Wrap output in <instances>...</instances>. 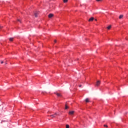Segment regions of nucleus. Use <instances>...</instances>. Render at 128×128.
Returning a JSON list of instances; mask_svg holds the SVG:
<instances>
[{
	"label": "nucleus",
	"instance_id": "4468645a",
	"mask_svg": "<svg viewBox=\"0 0 128 128\" xmlns=\"http://www.w3.org/2000/svg\"><path fill=\"white\" fill-rule=\"evenodd\" d=\"M68 1V0H64V2L66 3Z\"/></svg>",
	"mask_w": 128,
	"mask_h": 128
},
{
	"label": "nucleus",
	"instance_id": "aec40b11",
	"mask_svg": "<svg viewBox=\"0 0 128 128\" xmlns=\"http://www.w3.org/2000/svg\"><path fill=\"white\" fill-rule=\"evenodd\" d=\"M18 22H20V20H18Z\"/></svg>",
	"mask_w": 128,
	"mask_h": 128
},
{
	"label": "nucleus",
	"instance_id": "7ed1b4c3",
	"mask_svg": "<svg viewBox=\"0 0 128 128\" xmlns=\"http://www.w3.org/2000/svg\"><path fill=\"white\" fill-rule=\"evenodd\" d=\"M100 84V80L97 81V82H96V86H98Z\"/></svg>",
	"mask_w": 128,
	"mask_h": 128
},
{
	"label": "nucleus",
	"instance_id": "dca6fc26",
	"mask_svg": "<svg viewBox=\"0 0 128 128\" xmlns=\"http://www.w3.org/2000/svg\"><path fill=\"white\" fill-rule=\"evenodd\" d=\"M102 0H96V2H102Z\"/></svg>",
	"mask_w": 128,
	"mask_h": 128
},
{
	"label": "nucleus",
	"instance_id": "ddd939ff",
	"mask_svg": "<svg viewBox=\"0 0 128 128\" xmlns=\"http://www.w3.org/2000/svg\"><path fill=\"white\" fill-rule=\"evenodd\" d=\"M66 128H70V126L68 124H66Z\"/></svg>",
	"mask_w": 128,
	"mask_h": 128
},
{
	"label": "nucleus",
	"instance_id": "6e6552de",
	"mask_svg": "<svg viewBox=\"0 0 128 128\" xmlns=\"http://www.w3.org/2000/svg\"><path fill=\"white\" fill-rule=\"evenodd\" d=\"M9 40H10V42H12V40H14V38H9Z\"/></svg>",
	"mask_w": 128,
	"mask_h": 128
},
{
	"label": "nucleus",
	"instance_id": "423d86ee",
	"mask_svg": "<svg viewBox=\"0 0 128 128\" xmlns=\"http://www.w3.org/2000/svg\"><path fill=\"white\" fill-rule=\"evenodd\" d=\"M74 114V111H70L69 112V114Z\"/></svg>",
	"mask_w": 128,
	"mask_h": 128
},
{
	"label": "nucleus",
	"instance_id": "f03ea898",
	"mask_svg": "<svg viewBox=\"0 0 128 128\" xmlns=\"http://www.w3.org/2000/svg\"><path fill=\"white\" fill-rule=\"evenodd\" d=\"M57 96H62V94L60 93H58V92H55L54 93Z\"/></svg>",
	"mask_w": 128,
	"mask_h": 128
},
{
	"label": "nucleus",
	"instance_id": "5701e85b",
	"mask_svg": "<svg viewBox=\"0 0 128 128\" xmlns=\"http://www.w3.org/2000/svg\"><path fill=\"white\" fill-rule=\"evenodd\" d=\"M8 64V63H6V62L5 63V64Z\"/></svg>",
	"mask_w": 128,
	"mask_h": 128
},
{
	"label": "nucleus",
	"instance_id": "9b49d317",
	"mask_svg": "<svg viewBox=\"0 0 128 128\" xmlns=\"http://www.w3.org/2000/svg\"><path fill=\"white\" fill-rule=\"evenodd\" d=\"M112 28V26H109L107 27L108 30H110V28Z\"/></svg>",
	"mask_w": 128,
	"mask_h": 128
},
{
	"label": "nucleus",
	"instance_id": "2eb2a0df",
	"mask_svg": "<svg viewBox=\"0 0 128 128\" xmlns=\"http://www.w3.org/2000/svg\"><path fill=\"white\" fill-rule=\"evenodd\" d=\"M104 126L105 128L108 127V125H106V124H104Z\"/></svg>",
	"mask_w": 128,
	"mask_h": 128
},
{
	"label": "nucleus",
	"instance_id": "f257e3e1",
	"mask_svg": "<svg viewBox=\"0 0 128 128\" xmlns=\"http://www.w3.org/2000/svg\"><path fill=\"white\" fill-rule=\"evenodd\" d=\"M56 116H60V114L55 113L54 114L50 115V116H51V118H56Z\"/></svg>",
	"mask_w": 128,
	"mask_h": 128
},
{
	"label": "nucleus",
	"instance_id": "9d476101",
	"mask_svg": "<svg viewBox=\"0 0 128 128\" xmlns=\"http://www.w3.org/2000/svg\"><path fill=\"white\" fill-rule=\"evenodd\" d=\"M124 18V15H120L119 16V18L120 20V18Z\"/></svg>",
	"mask_w": 128,
	"mask_h": 128
},
{
	"label": "nucleus",
	"instance_id": "39448f33",
	"mask_svg": "<svg viewBox=\"0 0 128 128\" xmlns=\"http://www.w3.org/2000/svg\"><path fill=\"white\" fill-rule=\"evenodd\" d=\"M94 20V18L92 17L88 20V22H92Z\"/></svg>",
	"mask_w": 128,
	"mask_h": 128
},
{
	"label": "nucleus",
	"instance_id": "4be33fe9",
	"mask_svg": "<svg viewBox=\"0 0 128 128\" xmlns=\"http://www.w3.org/2000/svg\"><path fill=\"white\" fill-rule=\"evenodd\" d=\"M94 20H96H96H98L96 19H94Z\"/></svg>",
	"mask_w": 128,
	"mask_h": 128
},
{
	"label": "nucleus",
	"instance_id": "412c9836",
	"mask_svg": "<svg viewBox=\"0 0 128 128\" xmlns=\"http://www.w3.org/2000/svg\"><path fill=\"white\" fill-rule=\"evenodd\" d=\"M54 42H56V40H54Z\"/></svg>",
	"mask_w": 128,
	"mask_h": 128
},
{
	"label": "nucleus",
	"instance_id": "6ab92c4d",
	"mask_svg": "<svg viewBox=\"0 0 128 128\" xmlns=\"http://www.w3.org/2000/svg\"><path fill=\"white\" fill-rule=\"evenodd\" d=\"M4 63V61H1V64H3Z\"/></svg>",
	"mask_w": 128,
	"mask_h": 128
},
{
	"label": "nucleus",
	"instance_id": "a211bd4d",
	"mask_svg": "<svg viewBox=\"0 0 128 128\" xmlns=\"http://www.w3.org/2000/svg\"><path fill=\"white\" fill-rule=\"evenodd\" d=\"M0 28H2V26H0Z\"/></svg>",
	"mask_w": 128,
	"mask_h": 128
},
{
	"label": "nucleus",
	"instance_id": "0eeeda50",
	"mask_svg": "<svg viewBox=\"0 0 128 128\" xmlns=\"http://www.w3.org/2000/svg\"><path fill=\"white\" fill-rule=\"evenodd\" d=\"M86 102H90V99H88V98H86Z\"/></svg>",
	"mask_w": 128,
	"mask_h": 128
},
{
	"label": "nucleus",
	"instance_id": "b1692460",
	"mask_svg": "<svg viewBox=\"0 0 128 128\" xmlns=\"http://www.w3.org/2000/svg\"><path fill=\"white\" fill-rule=\"evenodd\" d=\"M2 122H4V121L2 120Z\"/></svg>",
	"mask_w": 128,
	"mask_h": 128
},
{
	"label": "nucleus",
	"instance_id": "f3484780",
	"mask_svg": "<svg viewBox=\"0 0 128 128\" xmlns=\"http://www.w3.org/2000/svg\"><path fill=\"white\" fill-rule=\"evenodd\" d=\"M79 88H82V84H80V85L79 86Z\"/></svg>",
	"mask_w": 128,
	"mask_h": 128
},
{
	"label": "nucleus",
	"instance_id": "1a4fd4ad",
	"mask_svg": "<svg viewBox=\"0 0 128 128\" xmlns=\"http://www.w3.org/2000/svg\"><path fill=\"white\" fill-rule=\"evenodd\" d=\"M38 12H35L34 13V16L36 18H38Z\"/></svg>",
	"mask_w": 128,
	"mask_h": 128
},
{
	"label": "nucleus",
	"instance_id": "20e7f679",
	"mask_svg": "<svg viewBox=\"0 0 128 128\" xmlns=\"http://www.w3.org/2000/svg\"><path fill=\"white\" fill-rule=\"evenodd\" d=\"M48 16L49 18H52V16H54V14H48Z\"/></svg>",
	"mask_w": 128,
	"mask_h": 128
},
{
	"label": "nucleus",
	"instance_id": "f8f14e48",
	"mask_svg": "<svg viewBox=\"0 0 128 128\" xmlns=\"http://www.w3.org/2000/svg\"><path fill=\"white\" fill-rule=\"evenodd\" d=\"M68 106H67L66 104V106H65V110H68Z\"/></svg>",
	"mask_w": 128,
	"mask_h": 128
}]
</instances>
